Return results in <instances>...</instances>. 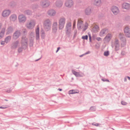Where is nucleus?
I'll list each match as a JSON object with an SVG mask.
<instances>
[{
    "label": "nucleus",
    "instance_id": "20e7f679",
    "mask_svg": "<svg viewBox=\"0 0 130 130\" xmlns=\"http://www.w3.org/2000/svg\"><path fill=\"white\" fill-rule=\"evenodd\" d=\"M41 6L43 7H48L50 5V2L48 0H42L40 3Z\"/></svg>",
    "mask_w": 130,
    "mask_h": 130
},
{
    "label": "nucleus",
    "instance_id": "2f4dec72",
    "mask_svg": "<svg viewBox=\"0 0 130 130\" xmlns=\"http://www.w3.org/2000/svg\"><path fill=\"white\" fill-rule=\"evenodd\" d=\"M99 28V27L97 25H95L94 26L93 30L94 31H97Z\"/></svg>",
    "mask_w": 130,
    "mask_h": 130
},
{
    "label": "nucleus",
    "instance_id": "a19ab883",
    "mask_svg": "<svg viewBox=\"0 0 130 130\" xmlns=\"http://www.w3.org/2000/svg\"><path fill=\"white\" fill-rule=\"evenodd\" d=\"M104 82H109V80L107 79L104 78H102L101 79Z\"/></svg>",
    "mask_w": 130,
    "mask_h": 130
},
{
    "label": "nucleus",
    "instance_id": "bb28decb",
    "mask_svg": "<svg viewBox=\"0 0 130 130\" xmlns=\"http://www.w3.org/2000/svg\"><path fill=\"white\" fill-rule=\"evenodd\" d=\"M111 35L110 33H108L105 36L104 39L105 40L107 41H109L111 39Z\"/></svg>",
    "mask_w": 130,
    "mask_h": 130
},
{
    "label": "nucleus",
    "instance_id": "72a5a7b5",
    "mask_svg": "<svg viewBox=\"0 0 130 130\" xmlns=\"http://www.w3.org/2000/svg\"><path fill=\"white\" fill-rule=\"evenodd\" d=\"M90 110L92 111H95V106H91L90 109Z\"/></svg>",
    "mask_w": 130,
    "mask_h": 130
},
{
    "label": "nucleus",
    "instance_id": "6ab92c4d",
    "mask_svg": "<svg viewBox=\"0 0 130 130\" xmlns=\"http://www.w3.org/2000/svg\"><path fill=\"white\" fill-rule=\"evenodd\" d=\"M27 48V47L21 45V46L19 47L18 48V52L19 53H21L23 50H25Z\"/></svg>",
    "mask_w": 130,
    "mask_h": 130
},
{
    "label": "nucleus",
    "instance_id": "4468645a",
    "mask_svg": "<svg viewBox=\"0 0 130 130\" xmlns=\"http://www.w3.org/2000/svg\"><path fill=\"white\" fill-rule=\"evenodd\" d=\"M35 24L33 22H30L29 23H27L26 25V27L29 29H32L35 26Z\"/></svg>",
    "mask_w": 130,
    "mask_h": 130
},
{
    "label": "nucleus",
    "instance_id": "338daca9",
    "mask_svg": "<svg viewBox=\"0 0 130 130\" xmlns=\"http://www.w3.org/2000/svg\"><path fill=\"white\" fill-rule=\"evenodd\" d=\"M4 100H5V101H8V100H7V99H4Z\"/></svg>",
    "mask_w": 130,
    "mask_h": 130
},
{
    "label": "nucleus",
    "instance_id": "393cba45",
    "mask_svg": "<svg viewBox=\"0 0 130 130\" xmlns=\"http://www.w3.org/2000/svg\"><path fill=\"white\" fill-rule=\"evenodd\" d=\"M56 6L58 7H61L62 5V3L60 1H58L56 2Z\"/></svg>",
    "mask_w": 130,
    "mask_h": 130
},
{
    "label": "nucleus",
    "instance_id": "1a4fd4ad",
    "mask_svg": "<svg viewBox=\"0 0 130 130\" xmlns=\"http://www.w3.org/2000/svg\"><path fill=\"white\" fill-rule=\"evenodd\" d=\"M124 32L127 37H130V29L128 27H126L124 29Z\"/></svg>",
    "mask_w": 130,
    "mask_h": 130
},
{
    "label": "nucleus",
    "instance_id": "6e6552de",
    "mask_svg": "<svg viewBox=\"0 0 130 130\" xmlns=\"http://www.w3.org/2000/svg\"><path fill=\"white\" fill-rule=\"evenodd\" d=\"M115 46V51H118L120 49V44L119 40L118 39H116L114 43Z\"/></svg>",
    "mask_w": 130,
    "mask_h": 130
},
{
    "label": "nucleus",
    "instance_id": "8fccbe9b",
    "mask_svg": "<svg viewBox=\"0 0 130 130\" xmlns=\"http://www.w3.org/2000/svg\"><path fill=\"white\" fill-rule=\"evenodd\" d=\"M26 33V30H24L23 31V34L24 35H25Z\"/></svg>",
    "mask_w": 130,
    "mask_h": 130
},
{
    "label": "nucleus",
    "instance_id": "e433bc0d",
    "mask_svg": "<svg viewBox=\"0 0 130 130\" xmlns=\"http://www.w3.org/2000/svg\"><path fill=\"white\" fill-rule=\"evenodd\" d=\"M6 30V28H2L1 31V32L2 33L4 34Z\"/></svg>",
    "mask_w": 130,
    "mask_h": 130
},
{
    "label": "nucleus",
    "instance_id": "603ef678",
    "mask_svg": "<svg viewBox=\"0 0 130 130\" xmlns=\"http://www.w3.org/2000/svg\"><path fill=\"white\" fill-rule=\"evenodd\" d=\"M72 92H73V94L76 93H78V92H76L74 90H72Z\"/></svg>",
    "mask_w": 130,
    "mask_h": 130
},
{
    "label": "nucleus",
    "instance_id": "f03ea898",
    "mask_svg": "<svg viewBox=\"0 0 130 130\" xmlns=\"http://www.w3.org/2000/svg\"><path fill=\"white\" fill-rule=\"evenodd\" d=\"M66 19L64 18H62L60 19L59 21V29H62L63 28L65 24Z\"/></svg>",
    "mask_w": 130,
    "mask_h": 130
},
{
    "label": "nucleus",
    "instance_id": "5fc2aeb1",
    "mask_svg": "<svg viewBox=\"0 0 130 130\" xmlns=\"http://www.w3.org/2000/svg\"><path fill=\"white\" fill-rule=\"evenodd\" d=\"M72 90H70L69 91V94H73V92H72Z\"/></svg>",
    "mask_w": 130,
    "mask_h": 130
},
{
    "label": "nucleus",
    "instance_id": "4c0bfd02",
    "mask_svg": "<svg viewBox=\"0 0 130 130\" xmlns=\"http://www.w3.org/2000/svg\"><path fill=\"white\" fill-rule=\"evenodd\" d=\"M88 26L86 25H85L84 26V27L83 28V32L85 31L86 30Z\"/></svg>",
    "mask_w": 130,
    "mask_h": 130
},
{
    "label": "nucleus",
    "instance_id": "dca6fc26",
    "mask_svg": "<svg viewBox=\"0 0 130 130\" xmlns=\"http://www.w3.org/2000/svg\"><path fill=\"white\" fill-rule=\"evenodd\" d=\"M36 36V40H38L39 39V27H38L35 30Z\"/></svg>",
    "mask_w": 130,
    "mask_h": 130
},
{
    "label": "nucleus",
    "instance_id": "6e6d98bb",
    "mask_svg": "<svg viewBox=\"0 0 130 130\" xmlns=\"http://www.w3.org/2000/svg\"><path fill=\"white\" fill-rule=\"evenodd\" d=\"M127 81V77H125L124 78V82H126Z\"/></svg>",
    "mask_w": 130,
    "mask_h": 130
},
{
    "label": "nucleus",
    "instance_id": "69168bd1",
    "mask_svg": "<svg viewBox=\"0 0 130 130\" xmlns=\"http://www.w3.org/2000/svg\"><path fill=\"white\" fill-rule=\"evenodd\" d=\"M75 26V24H73V27L74 28V27Z\"/></svg>",
    "mask_w": 130,
    "mask_h": 130
},
{
    "label": "nucleus",
    "instance_id": "412c9836",
    "mask_svg": "<svg viewBox=\"0 0 130 130\" xmlns=\"http://www.w3.org/2000/svg\"><path fill=\"white\" fill-rule=\"evenodd\" d=\"M91 8L89 7L86 8L85 10V13L86 15H89L91 13Z\"/></svg>",
    "mask_w": 130,
    "mask_h": 130
},
{
    "label": "nucleus",
    "instance_id": "9b49d317",
    "mask_svg": "<svg viewBox=\"0 0 130 130\" xmlns=\"http://www.w3.org/2000/svg\"><path fill=\"white\" fill-rule=\"evenodd\" d=\"M73 2L72 0H67L65 3V6L67 7L70 8L73 5Z\"/></svg>",
    "mask_w": 130,
    "mask_h": 130
},
{
    "label": "nucleus",
    "instance_id": "c03bdc74",
    "mask_svg": "<svg viewBox=\"0 0 130 130\" xmlns=\"http://www.w3.org/2000/svg\"><path fill=\"white\" fill-rule=\"evenodd\" d=\"M4 35V34L1 32H0V39H1L3 38Z\"/></svg>",
    "mask_w": 130,
    "mask_h": 130
},
{
    "label": "nucleus",
    "instance_id": "7c9ffc66",
    "mask_svg": "<svg viewBox=\"0 0 130 130\" xmlns=\"http://www.w3.org/2000/svg\"><path fill=\"white\" fill-rule=\"evenodd\" d=\"M24 13L27 15H30L31 14L32 12L30 10H27L24 11Z\"/></svg>",
    "mask_w": 130,
    "mask_h": 130
},
{
    "label": "nucleus",
    "instance_id": "49530a36",
    "mask_svg": "<svg viewBox=\"0 0 130 130\" xmlns=\"http://www.w3.org/2000/svg\"><path fill=\"white\" fill-rule=\"evenodd\" d=\"M96 40L98 41H101V39L100 37H98L96 38Z\"/></svg>",
    "mask_w": 130,
    "mask_h": 130
},
{
    "label": "nucleus",
    "instance_id": "864d4df0",
    "mask_svg": "<svg viewBox=\"0 0 130 130\" xmlns=\"http://www.w3.org/2000/svg\"><path fill=\"white\" fill-rule=\"evenodd\" d=\"M7 108V107H4L2 106H0V108L2 109H5Z\"/></svg>",
    "mask_w": 130,
    "mask_h": 130
},
{
    "label": "nucleus",
    "instance_id": "37998d69",
    "mask_svg": "<svg viewBox=\"0 0 130 130\" xmlns=\"http://www.w3.org/2000/svg\"><path fill=\"white\" fill-rule=\"evenodd\" d=\"M92 124L93 125L95 126H99V123H92Z\"/></svg>",
    "mask_w": 130,
    "mask_h": 130
},
{
    "label": "nucleus",
    "instance_id": "a211bd4d",
    "mask_svg": "<svg viewBox=\"0 0 130 130\" xmlns=\"http://www.w3.org/2000/svg\"><path fill=\"white\" fill-rule=\"evenodd\" d=\"M13 30V29L12 27L10 26L8 27L7 29L6 34L8 35L11 33Z\"/></svg>",
    "mask_w": 130,
    "mask_h": 130
},
{
    "label": "nucleus",
    "instance_id": "9d476101",
    "mask_svg": "<svg viewBox=\"0 0 130 130\" xmlns=\"http://www.w3.org/2000/svg\"><path fill=\"white\" fill-rule=\"evenodd\" d=\"M10 12L11 11L10 10H5L3 11L2 13V15L4 18L7 17L9 15Z\"/></svg>",
    "mask_w": 130,
    "mask_h": 130
},
{
    "label": "nucleus",
    "instance_id": "13d9d810",
    "mask_svg": "<svg viewBox=\"0 0 130 130\" xmlns=\"http://www.w3.org/2000/svg\"><path fill=\"white\" fill-rule=\"evenodd\" d=\"M85 55L84 54H83L81 55H80L79 56V57H83V56H84V55Z\"/></svg>",
    "mask_w": 130,
    "mask_h": 130
},
{
    "label": "nucleus",
    "instance_id": "c756f323",
    "mask_svg": "<svg viewBox=\"0 0 130 130\" xmlns=\"http://www.w3.org/2000/svg\"><path fill=\"white\" fill-rule=\"evenodd\" d=\"M71 28L66 27V33L68 35L70 33Z\"/></svg>",
    "mask_w": 130,
    "mask_h": 130
},
{
    "label": "nucleus",
    "instance_id": "aec40b11",
    "mask_svg": "<svg viewBox=\"0 0 130 130\" xmlns=\"http://www.w3.org/2000/svg\"><path fill=\"white\" fill-rule=\"evenodd\" d=\"M56 11L53 10H49L47 13L48 15L51 16H53L56 13Z\"/></svg>",
    "mask_w": 130,
    "mask_h": 130
},
{
    "label": "nucleus",
    "instance_id": "bf43d9fd",
    "mask_svg": "<svg viewBox=\"0 0 130 130\" xmlns=\"http://www.w3.org/2000/svg\"><path fill=\"white\" fill-rule=\"evenodd\" d=\"M41 58V57H40V58H39V59H37L36 60H35V61H38L39 60H40V59Z\"/></svg>",
    "mask_w": 130,
    "mask_h": 130
},
{
    "label": "nucleus",
    "instance_id": "473e14b6",
    "mask_svg": "<svg viewBox=\"0 0 130 130\" xmlns=\"http://www.w3.org/2000/svg\"><path fill=\"white\" fill-rule=\"evenodd\" d=\"M72 73L75 75L76 76H78V73L77 72L75 71L72 70Z\"/></svg>",
    "mask_w": 130,
    "mask_h": 130
},
{
    "label": "nucleus",
    "instance_id": "58836bf2",
    "mask_svg": "<svg viewBox=\"0 0 130 130\" xmlns=\"http://www.w3.org/2000/svg\"><path fill=\"white\" fill-rule=\"evenodd\" d=\"M71 23H69L66 25V27L71 28Z\"/></svg>",
    "mask_w": 130,
    "mask_h": 130
},
{
    "label": "nucleus",
    "instance_id": "4be33fe9",
    "mask_svg": "<svg viewBox=\"0 0 130 130\" xmlns=\"http://www.w3.org/2000/svg\"><path fill=\"white\" fill-rule=\"evenodd\" d=\"M108 29L106 28H104L102 29L101 31L100 35L101 37L103 36H104V34L106 32H107Z\"/></svg>",
    "mask_w": 130,
    "mask_h": 130
},
{
    "label": "nucleus",
    "instance_id": "a878e982",
    "mask_svg": "<svg viewBox=\"0 0 130 130\" xmlns=\"http://www.w3.org/2000/svg\"><path fill=\"white\" fill-rule=\"evenodd\" d=\"M10 20L12 21H15L17 19V16L15 14H12L10 17Z\"/></svg>",
    "mask_w": 130,
    "mask_h": 130
},
{
    "label": "nucleus",
    "instance_id": "39448f33",
    "mask_svg": "<svg viewBox=\"0 0 130 130\" xmlns=\"http://www.w3.org/2000/svg\"><path fill=\"white\" fill-rule=\"evenodd\" d=\"M28 39L25 36H23L21 40V45L27 47V45Z\"/></svg>",
    "mask_w": 130,
    "mask_h": 130
},
{
    "label": "nucleus",
    "instance_id": "09e8293b",
    "mask_svg": "<svg viewBox=\"0 0 130 130\" xmlns=\"http://www.w3.org/2000/svg\"><path fill=\"white\" fill-rule=\"evenodd\" d=\"M5 40L4 41H2L1 42V44L2 45H4L5 44Z\"/></svg>",
    "mask_w": 130,
    "mask_h": 130
},
{
    "label": "nucleus",
    "instance_id": "a18cd8bd",
    "mask_svg": "<svg viewBox=\"0 0 130 130\" xmlns=\"http://www.w3.org/2000/svg\"><path fill=\"white\" fill-rule=\"evenodd\" d=\"M125 54V52L124 51H122L121 53V54L122 55H124Z\"/></svg>",
    "mask_w": 130,
    "mask_h": 130
},
{
    "label": "nucleus",
    "instance_id": "e2e57ef3",
    "mask_svg": "<svg viewBox=\"0 0 130 130\" xmlns=\"http://www.w3.org/2000/svg\"><path fill=\"white\" fill-rule=\"evenodd\" d=\"M2 26V24L1 23H0V29H1V27Z\"/></svg>",
    "mask_w": 130,
    "mask_h": 130
},
{
    "label": "nucleus",
    "instance_id": "f257e3e1",
    "mask_svg": "<svg viewBox=\"0 0 130 130\" xmlns=\"http://www.w3.org/2000/svg\"><path fill=\"white\" fill-rule=\"evenodd\" d=\"M52 22L49 19H47L44 21L43 23V27L46 31H48L51 28Z\"/></svg>",
    "mask_w": 130,
    "mask_h": 130
},
{
    "label": "nucleus",
    "instance_id": "c9c22d12",
    "mask_svg": "<svg viewBox=\"0 0 130 130\" xmlns=\"http://www.w3.org/2000/svg\"><path fill=\"white\" fill-rule=\"evenodd\" d=\"M82 39L84 40H87L88 39V36L87 35L83 36L82 37Z\"/></svg>",
    "mask_w": 130,
    "mask_h": 130
},
{
    "label": "nucleus",
    "instance_id": "ea45409f",
    "mask_svg": "<svg viewBox=\"0 0 130 130\" xmlns=\"http://www.w3.org/2000/svg\"><path fill=\"white\" fill-rule=\"evenodd\" d=\"M33 42L32 41H30L29 43V46L30 47H32L33 46Z\"/></svg>",
    "mask_w": 130,
    "mask_h": 130
},
{
    "label": "nucleus",
    "instance_id": "0eeeda50",
    "mask_svg": "<svg viewBox=\"0 0 130 130\" xmlns=\"http://www.w3.org/2000/svg\"><path fill=\"white\" fill-rule=\"evenodd\" d=\"M111 10L113 14L115 15L118 14L119 12L118 8L116 6H112L111 8Z\"/></svg>",
    "mask_w": 130,
    "mask_h": 130
},
{
    "label": "nucleus",
    "instance_id": "3c124183",
    "mask_svg": "<svg viewBox=\"0 0 130 130\" xmlns=\"http://www.w3.org/2000/svg\"><path fill=\"white\" fill-rule=\"evenodd\" d=\"M90 53V51H88L84 53L85 55L89 54Z\"/></svg>",
    "mask_w": 130,
    "mask_h": 130
},
{
    "label": "nucleus",
    "instance_id": "c85d7f7f",
    "mask_svg": "<svg viewBox=\"0 0 130 130\" xmlns=\"http://www.w3.org/2000/svg\"><path fill=\"white\" fill-rule=\"evenodd\" d=\"M41 36L42 39H43L44 38L45 36V34L44 30H41L40 31Z\"/></svg>",
    "mask_w": 130,
    "mask_h": 130
},
{
    "label": "nucleus",
    "instance_id": "79ce46f5",
    "mask_svg": "<svg viewBox=\"0 0 130 130\" xmlns=\"http://www.w3.org/2000/svg\"><path fill=\"white\" fill-rule=\"evenodd\" d=\"M121 103L122 105H125L127 104V103L123 101H121Z\"/></svg>",
    "mask_w": 130,
    "mask_h": 130
},
{
    "label": "nucleus",
    "instance_id": "b1692460",
    "mask_svg": "<svg viewBox=\"0 0 130 130\" xmlns=\"http://www.w3.org/2000/svg\"><path fill=\"white\" fill-rule=\"evenodd\" d=\"M83 22L78 21L77 24V27L78 29L79 30L82 28V27L83 24Z\"/></svg>",
    "mask_w": 130,
    "mask_h": 130
},
{
    "label": "nucleus",
    "instance_id": "680f3d73",
    "mask_svg": "<svg viewBox=\"0 0 130 130\" xmlns=\"http://www.w3.org/2000/svg\"><path fill=\"white\" fill-rule=\"evenodd\" d=\"M58 90H59L60 91H61L62 90V89L60 88H58Z\"/></svg>",
    "mask_w": 130,
    "mask_h": 130
},
{
    "label": "nucleus",
    "instance_id": "774afa93",
    "mask_svg": "<svg viewBox=\"0 0 130 130\" xmlns=\"http://www.w3.org/2000/svg\"><path fill=\"white\" fill-rule=\"evenodd\" d=\"M121 47H123L122 45H121Z\"/></svg>",
    "mask_w": 130,
    "mask_h": 130
},
{
    "label": "nucleus",
    "instance_id": "f8f14e48",
    "mask_svg": "<svg viewBox=\"0 0 130 130\" xmlns=\"http://www.w3.org/2000/svg\"><path fill=\"white\" fill-rule=\"evenodd\" d=\"M122 8L127 10L130 9V4L127 3H124L122 4Z\"/></svg>",
    "mask_w": 130,
    "mask_h": 130
},
{
    "label": "nucleus",
    "instance_id": "052dcab7",
    "mask_svg": "<svg viewBox=\"0 0 130 130\" xmlns=\"http://www.w3.org/2000/svg\"><path fill=\"white\" fill-rule=\"evenodd\" d=\"M126 77L127 78L128 80H130V77L129 76H127Z\"/></svg>",
    "mask_w": 130,
    "mask_h": 130
},
{
    "label": "nucleus",
    "instance_id": "f3484780",
    "mask_svg": "<svg viewBox=\"0 0 130 130\" xmlns=\"http://www.w3.org/2000/svg\"><path fill=\"white\" fill-rule=\"evenodd\" d=\"M19 21L20 22H24L26 20L25 17L23 15H21L19 16Z\"/></svg>",
    "mask_w": 130,
    "mask_h": 130
},
{
    "label": "nucleus",
    "instance_id": "0e129e2a",
    "mask_svg": "<svg viewBox=\"0 0 130 130\" xmlns=\"http://www.w3.org/2000/svg\"><path fill=\"white\" fill-rule=\"evenodd\" d=\"M11 90H8L7 91V92L8 93L10 92Z\"/></svg>",
    "mask_w": 130,
    "mask_h": 130
},
{
    "label": "nucleus",
    "instance_id": "cd10ccee",
    "mask_svg": "<svg viewBox=\"0 0 130 130\" xmlns=\"http://www.w3.org/2000/svg\"><path fill=\"white\" fill-rule=\"evenodd\" d=\"M11 39V37L10 36H8L6 37L5 39V42L6 43H8L9 42Z\"/></svg>",
    "mask_w": 130,
    "mask_h": 130
},
{
    "label": "nucleus",
    "instance_id": "4d7b16f0",
    "mask_svg": "<svg viewBox=\"0 0 130 130\" xmlns=\"http://www.w3.org/2000/svg\"><path fill=\"white\" fill-rule=\"evenodd\" d=\"M60 49V47H58L57 48V49L56 51V53H57L58 51Z\"/></svg>",
    "mask_w": 130,
    "mask_h": 130
},
{
    "label": "nucleus",
    "instance_id": "2eb2a0df",
    "mask_svg": "<svg viewBox=\"0 0 130 130\" xmlns=\"http://www.w3.org/2000/svg\"><path fill=\"white\" fill-rule=\"evenodd\" d=\"M57 22H54L53 24L52 29L53 32L56 33L57 30Z\"/></svg>",
    "mask_w": 130,
    "mask_h": 130
},
{
    "label": "nucleus",
    "instance_id": "5701e85b",
    "mask_svg": "<svg viewBox=\"0 0 130 130\" xmlns=\"http://www.w3.org/2000/svg\"><path fill=\"white\" fill-rule=\"evenodd\" d=\"M101 0H95L94 1V4L96 6H99L101 5Z\"/></svg>",
    "mask_w": 130,
    "mask_h": 130
},
{
    "label": "nucleus",
    "instance_id": "7ed1b4c3",
    "mask_svg": "<svg viewBox=\"0 0 130 130\" xmlns=\"http://www.w3.org/2000/svg\"><path fill=\"white\" fill-rule=\"evenodd\" d=\"M21 35V30H17L15 31L13 35L12 38L14 40H17Z\"/></svg>",
    "mask_w": 130,
    "mask_h": 130
},
{
    "label": "nucleus",
    "instance_id": "f704fd0d",
    "mask_svg": "<svg viewBox=\"0 0 130 130\" xmlns=\"http://www.w3.org/2000/svg\"><path fill=\"white\" fill-rule=\"evenodd\" d=\"M109 54V52L108 51H105L104 53V55L106 57L108 56Z\"/></svg>",
    "mask_w": 130,
    "mask_h": 130
},
{
    "label": "nucleus",
    "instance_id": "423d86ee",
    "mask_svg": "<svg viewBox=\"0 0 130 130\" xmlns=\"http://www.w3.org/2000/svg\"><path fill=\"white\" fill-rule=\"evenodd\" d=\"M19 41L17 40L13 42L11 44V48L12 49H16L19 44Z\"/></svg>",
    "mask_w": 130,
    "mask_h": 130
},
{
    "label": "nucleus",
    "instance_id": "ddd939ff",
    "mask_svg": "<svg viewBox=\"0 0 130 130\" xmlns=\"http://www.w3.org/2000/svg\"><path fill=\"white\" fill-rule=\"evenodd\" d=\"M119 37L123 43L124 45H125L126 39L124 36L121 33H120L119 34Z\"/></svg>",
    "mask_w": 130,
    "mask_h": 130
},
{
    "label": "nucleus",
    "instance_id": "de8ad7c7",
    "mask_svg": "<svg viewBox=\"0 0 130 130\" xmlns=\"http://www.w3.org/2000/svg\"><path fill=\"white\" fill-rule=\"evenodd\" d=\"M89 37V40L90 42H91V35L90 34L88 35Z\"/></svg>",
    "mask_w": 130,
    "mask_h": 130
}]
</instances>
